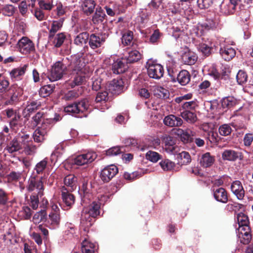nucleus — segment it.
I'll return each mask as SVG.
<instances>
[{
    "label": "nucleus",
    "mask_w": 253,
    "mask_h": 253,
    "mask_svg": "<svg viewBox=\"0 0 253 253\" xmlns=\"http://www.w3.org/2000/svg\"><path fill=\"white\" fill-rule=\"evenodd\" d=\"M237 220L239 226L249 224L248 217L243 212H240L237 214Z\"/></svg>",
    "instance_id": "obj_54"
},
{
    "label": "nucleus",
    "mask_w": 253,
    "mask_h": 253,
    "mask_svg": "<svg viewBox=\"0 0 253 253\" xmlns=\"http://www.w3.org/2000/svg\"><path fill=\"white\" fill-rule=\"evenodd\" d=\"M240 102V100L237 99L233 96H228L222 99L221 105L224 108H231L239 105Z\"/></svg>",
    "instance_id": "obj_26"
},
{
    "label": "nucleus",
    "mask_w": 253,
    "mask_h": 253,
    "mask_svg": "<svg viewBox=\"0 0 253 253\" xmlns=\"http://www.w3.org/2000/svg\"><path fill=\"white\" fill-rule=\"evenodd\" d=\"M81 194L82 195V201L83 203H87L92 198V196L89 192V188L85 183L83 184L82 189L80 190Z\"/></svg>",
    "instance_id": "obj_35"
},
{
    "label": "nucleus",
    "mask_w": 253,
    "mask_h": 253,
    "mask_svg": "<svg viewBox=\"0 0 253 253\" xmlns=\"http://www.w3.org/2000/svg\"><path fill=\"white\" fill-rule=\"evenodd\" d=\"M47 164V161L46 159H44L37 163L34 169L38 174L42 173L46 168Z\"/></svg>",
    "instance_id": "obj_53"
},
{
    "label": "nucleus",
    "mask_w": 253,
    "mask_h": 253,
    "mask_svg": "<svg viewBox=\"0 0 253 253\" xmlns=\"http://www.w3.org/2000/svg\"><path fill=\"white\" fill-rule=\"evenodd\" d=\"M232 128L229 124H223L219 126L218 131L221 135L228 136L232 132Z\"/></svg>",
    "instance_id": "obj_50"
},
{
    "label": "nucleus",
    "mask_w": 253,
    "mask_h": 253,
    "mask_svg": "<svg viewBox=\"0 0 253 253\" xmlns=\"http://www.w3.org/2000/svg\"><path fill=\"white\" fill-rule=\"evenodd\" d=\"M124 151L123 147H113L106 151V155L109 156H116L122 153Z\"/></svg>",
    "instance_id": "obj_51"
},
{
    "label": "nucleus",
    "mask_w": 253,
    "mask_h": 253,
    "mask_svg": "<svg viewBox=\"0 0 253 253\" xmlns=\"http://www.w3.org/2000/svg\"><path fill=\"white\" fill-rule=\"evenodd\" d=\"M66 36L63 33H59L53 37V44L55 47H60L63 43Z\"/></svg>",
    "instance_id": "obj_44"
},
{
    "label": "nucleus",
    "mask_w": 253,
    "mask_h": 253,
    "mask_svg": "<svg viewBox=\"0 0 253 253\" xmlns=\"http://www.w3.org/2000/svg\"><path fill=\"white\" fill-rule=\"evenodd\" d=\"M20 118L19 115H14V117L10 122V126L12 129H15V127L17 128L19 126Z\"/></svg>",
    "instance_id": "obj_61"
},
{
    "label": "nucleus",
    "mask_w": 253,
    "mask_h": 253,
    "mask_svg": "<svg viewBox=\"0 0 253 253\" xmlns=\"http://www.w3.org/2000/svg\"><path fill=\"white\" fill-rule=\"evenodd\" d=\"M22 149L25 154L28 155H32L34 154L37 150V147L35 145L32 141H30Z\"/></svg>",
    "instance_id": "obj_42"
},
{
    "label": "nucleus",
    "mask_w": 253,
    "mask_h": 253,
    "mask_svg": "<svg viewBox=\"0 0 253 253\" xmlns=\"http://www.w3.org/2000/svg\"><path fill=\"white\" fill-rule=\"evenodd\" d=\"M178 82L182 85L187 84L190 81V75L186 70L181 71L177 77Z\"/></svg>",
    "instance_id": "obj_30"
},
{
    "label": "nucleus",
    "mask_w": 253,
    "mask_h": 253,
    "mask_svg": "<svg viewBox=\"0 0 253 253\" xmlns=\"http://www.w3.org/2000/svg\"><path fill=\"white\" fill-rule=\"evenodd\" d=\"M104 42L105 39L102 36L91 34L89 37V45L93 49L101 46Z\"/></svg>",
    "instance_id": "obj_18"
},
{
    "label": "nucleus",
    "mask_w": 253,
    "mask_h": 253,
    "mask_svg": "<svg viewBox=\"0 0 253 253\" xmlns=\"http://www.w3.org/2000/svg\"><path fill=\"white\" fill-rule=\"evenodd\" d=\"M46 132L42 129H36L33 133V137L36 143H42L46 139Z\"/></svg>",
    "instance_id": "obj_29"
},
{
    "label": "nucleus",
    "mask_w": 253,
    "mask_h": 253,
    "mask_svg": "<svg viewBox=\"0 0 253 253\" xmlns=\"http://www.w3.org/2000/svg\"><path fill=\"white\" fill-rule=\"evenodd\" d=\"M147 73L149 77L154 79H160L164 75L163 66L155 61L150 59L146 63Z\"/></svg>",
    "instance_id": "obj_4"
},
{
    "label": "nucleus",
    "mask_w": 253,
    "mask_h": 253,
    "mask_svg": "<svg viewBox=\"0 0 253 253\" xmlns=\"http://www.w3.org/2000/svg\"><path fill=\"white\" fill-rule=\"evenodd\" d=\"M95 6L94 0H84L82 4V9L84 13L87 15L92 13Z\"/></svg>",
    "instance_id": "obj_22"
},
{
    "label": "nucleus",
    "mask_w": 253,
    "mask_h": 253,
    "mask_svg": "<svg viewBox=\"0 0 253 253\" xmlns=\"http://www.w3.org/2000/svg\"><path fill=\"white\" fill-rule=\"evenodd\" d=\"M95 245L93 243L85 239L82 243V251L83 253H93L95 251Z\"/></svg>",
    "instance_id": "obj_34"
},
{
    "label": "nucleus",
    "mask_w": 253,
    "mask_h": 253,
    "mask_svg": "<svg viewBox=\"0 0 253 253\" xmlns=\"http://www.w3.org/2000/svg\"><path fill=\"white\" fill-rule=\"evenodd\" d=\"M128 67L125 59H118L113 63L112 70L114 73L119 74L124 73Z\"/></svg>",
    "instance_id": "obj_15"
},
{
    "label": "nucleus",
    "mask_w": 253,
    "mask_h": 253,
    "mask_svg": "<svg viewBox=\"0 0 253 253\" xmlns=\"http://www.w3.org/2000/svg\"><path fill=\"white\" fill-rule=\"evenodd\" d=\"M213 196L218 202L226 203L228 201V197L226 190L223 188H218L213 189Z\"/></svg>",
    "instance_id": "obj_20"
},
{
    "label": "nucleus",
    "mask_w": 253,
    "mask_h": 253,
    "mask_svg": "<svg viewBox=\"0 0 253 253\" xmlns=\"http://www.w3.org/2000/svg\"><path fill=\"white\" fill-rule=\"evenodd\" d=\"M196 54L191 51L185 52L182 56V60L185 64L191 65L195 63L197 60Z\"/></svg>",
    "instance_id": "obj_21"
},
{
    "label": "nucleus",
    "mask_w": 253,
    "mask_h": 253,
    "mask_svg": "<svg viewBox=\"0 0 253 253\" xmlns=\"http://www.w3.org/2000/svg\"><path fill=\"white\" fill-rule=\"evenodd\" d=\"M1 12L3 15L11 16L15 12L14 7L12 5L7 4L3 6Z\"/></svg>",
    "instance_id": "obj_56"
},
{
    "label": "nucleus",
    "mask_w": 253,
    "mask_h": 253,
    "mask_svg": "<svg viewBox=\"0 0 253 253\" xmlns=\"http://www.w3.org/2000/svg\"><path fill=\"white\" fill-rule=\"evenodd\" d=\"M240 238V242L243 244H248L251 240V235L250 233L243 234V235H239Z\"/></svg>",
    "instance_id": "obj_63"
},
{
    "label": "nucleus",
    "mask_w": 253,
    "mask_h": 253,
    "mask_svg": "<svg viewBox=\"0 0 253 253\" xmlns=\"http://www.w3.org/2000/svg\"><path fill=\"white\" fill-rule=\"evenodd\" d=\"M236 80L239 84H243L246 83L248 80L247 73L243 70H239L236 75Z\"/></svg>",
    "instance_id": "obj_49"
},
{
    "label": "nucleus",
    "mask_w": 253,
    "mask_h": 253,
    "mask_svg": "<svg viewBox=\"0 0 253 253\" xmlns=\"http://www.w3.org/2000/svg\"><path fill=\"white\" fill-rule=\"evenodd\" d=\"M146 158L150 161L156 163L161 159V156L157 152L149 151L146 153Z\"/></svg>",
    "instance_id": "obj_52"
},
{
    "label": "nucleus",
    "mask_w": 253,
    "mask_h": 253,
    "mask_svg": "<svg viewBox=\"0 0 253 253\" xmlns=\"http://www.w3.org/2000/svg\"><path fill=\"white\" fill-rule=\"evenodd\" d=\"M220 54L226 61H230L236 55L235 50L229 45L222 46L221 45Z\"/></svg>",
    "instance_id": "obj_13"
},
{
    "label": "nucleus",
    "mask_w": 253,
    "mask_h": 253,
    "mask_svg": "<svg viewBox=\"0 0 253 253\" xmlns=\"http://www.w3.org/2000/svg\"><path fill=\"white\" fill-rule=\"evenodd\" d=\"M27 67V65H24L22 67H19L12 70L10 73L11 78L16 80H19L21 76L25 74Z\"/></svg>",
    "instance_id": "obj_28"
},
{
    "label": "nucleus",
    "mask_w": 253,
    "mask_h": 253,
    "mask_svg": "<svg viewBox=\"0 0 253 253\" xmlns=\"http://www.w3.org/2000/svg\"><path fill=\"white\" fill-rule=\"evenodd\" d=\"M163 141L165 144V150L168 153H172L175 149L174 146L175 142L173 137L166 135L163 136Z\"/></svg>",
    "instance_id": "obj_25"
},
{
    "label": "nucleus",
    "mask_w": 253,
    "mask_h": 253,
    "mask_svg": "<svg viewBox=\"0 0 253 253\" xmlns=\"http://www.w3.org/2000/svg\"><path fill=\"white\" fill-rule=\"evenodd\" d=\"M160 165L162 169L166 171L172 170L175 166L174 163L168 159L162 161Z\"/></svg>",
    "instance_id": "obj_45"
},
{
    "label": "nucleus",
    "mask_w": 253,
    "mask_h": 253,
    "mask_svg": "<svg viewBox=\"0 0 253 253\" xmlns=\"http://www.w3.org/2000/svg\"><path fill=\"white\" fill-rule=\"evenodd\" d=\"M96 154L92 151L78 155L74 159V163L78 166H84L91 163L96 158Z\"/></svg>",
    "instance_id": "obj_6"
},
{
    "label": "nucleus",
    "mask_w": 253,
    "mask_h": 253,
    "mask_svg": "<svg viewBox=\"0 0 253 253\" xmlns=\"http://www.w3.org/2000/svg\"><path fill=\"white\" fill-rule=\"evenodd\" d=\"M54 88V87L51 84L44 85L40 88L39 94L41 97H45L52 92Z\"/></svg>",
    "instance_id": "obj_39"
},
{
    "label": "nucleus",
    "mask_w": 253,
    "mask_h": 253,
    "mask_svg": "<svg viewBox=\"0 0 253 253\" xmlns=\"http://www.w3.org/2000/svg\"><path fill=\"white\" fill-rule=\"evenodd\" d=\"M84 64L79 55H74L70 57V63L68 65V71L75 76L73 80L68 83L72 88L76 85H81L84 81L83 75V69Z\"/></svg>",
    "instance_id": "obj_1"
},
{
    "label": "nucleus",
    "mask_w": 253,
    "mask_h": 253,
    "mask_svg": "<svg viewBox=\"0 0 253 253\" xmlns=\"http://www.w3.org/2000/svg\"><path fill=\"white\" fill-rule=\"evenodd\" d=\"M28 5L26 1H22L19 5V9L20 13L23 15L25 16L28 11Z\"/></svg>",
    "instance_id": "obj_60"
},
{
    "label": "nucleus",
    "mask_w": 253,
    "mask_h": 253,
    "mask_svg": "<svg viewBox=\"0 0 253 253\" xmlns=\"http://www.w3.org/2000/svg\"><path fill=\"white\" fill-rule=\"evenodd\" d=\"M46 217V212L45 210H41V211L36 212L33 216V221L36 224H38L41 222L45 221Z\"/></svg>",
    "instance_id": "obj_37"
},
{
    "label": "nucleus",
    "mask_w": 253,
    "mask_h": 253,
    "mask_svg": "<svg viewBox=\"0 0 253 253\" xmlns=\"http://www.w3.org/2000/svg\"><path fill=\"white\" fill-rule=\"evenodd\" d=\"M178 157L182 161V164H187L191 162V157L189 154L185 151H182L178 154Z\"/></svg>",
    "instance_id": "obj_57"
},
{
    "label": "nucleus",
    "mask_w": 253,
    "mask_h": 253,
    "mask_svg": "<svg viewBox=\"0 0 253 253\" xmlns=\"http://www.w3.org/2000/svg\"><path fill=\"white\" fill-rule=\"evenodd\" d=\"M88 38V35L85 32H83L78 35L75 38L74 42L77 45H82L84 43H86Z\"/></svg>",
    "instance_id": "obj_43"
},
{
    "label": "nucleus",
    "mask_w": 253,
    "mask_h": 253,
    "mask_svg": "<svg viewBox=\"0 0 253 253\" xmlns=\"http://www.w3.org/2000/svg\"><path fill=\"white\" fill-rule=\"evenodd\" d=\"M6 150L10 153H12L22 149L20 142L15 137L9 143L6 147Z\"/></svg>",
    "instance_id": "obj_32"
},
{
    "label": "nucleus",
    "mask_w": 253,
    "mask_h": 253,
    "mask_svg": "<svg viewBox=\"0 0 253 253\" xmlns=\"http://www.w3.org/2000/svg\"><path fill=\"white\" fill-rule=\"evenodd\" d=\"M108 92L107 91H103L98 92L96 95L95 101L96 102H101L105 101L108 97Z\"/></svg>",
    "instance_id": "obj_59"
},
{
    "label": "nucleus",
    "mask_w": 253,
    "mask_h": 253,
    "mask_svg": "<svg viewBox=\"0 0 253 253\" xmlns=\"http://www.w3.org/2000/svg\"><path fill=\"white\" fill-rule=\"evenodd\" d=\"M105 14L101 10L96 9L95 13L92 16V20L94 24L102 22L104 19Z\"/></svg>",
    "instance_id": "obj_48"
},
{
    "label": "nucleus",
    "mask_w": 253,
    "mask_h": 253,
    "mask_svg": "<svg viewBox=\"0 0 253 253\" xmlns=\"http://www.w3.org/2000/svg\"><path fill=\"white\" fill-rule=\"evenodd\" d=\"M133 39V33L131 31H127L124 33L122 37V43L124 45H130L132 43Z\"/></svg>",
    "instance_id": "obj_40"
},
{
    "label": "nucleus",
    "mask_w": 253,
    "mask_h": 253,
    "mask_svg": "<svg viewBox=\"0 0 253 253\" xmlns=\"http://www.w3.org/2000/svg\"><path fill=\"white\" fill-rule=\"evenodd\" d=\"M231 190L238 199L242 200L244 197L245 190L242 183L240 181L236 180L234 181L231 185Z\"/></svg>",
    "instance_id": "obj_12"
},
{
    "label": "nucleus",
    "mask_w": 253,
    "mask_h": 253,
    "mask_svg": "<svg viewBox=\"0 0 253 253\" xmlns=\"http://www.w3.org/2000/svg\"><path fill=\"white\" fill-rule=\"evenodd\" d=\"M100 203L93 202L88 207L84 208L82 213L81 223L85 227H90L94 218L100 213Z\"/></svg>",
    "instance_id": "obj_2"
},
{
    "label": "nucleus",
    "mask_w": 253,
    "mask_h": 253,
    "mask_svg": "<svg viewBox=\"0 0 253 253\" xmlns=\"http://www.w3.org/2000/svg\"><path fill=\"white\" fill-rule=\"evenodd\" d=\"M15 138L18 140V141L20 142V145L21 146L22 148L31 141L30 135L27 134H19Z\"/></svg>",
    "instance_id": "obj_46"
},
{
    "label": "nucleus",
    "mask_w": 253,
    "mask_h": 253,
    "mask_svg": "<svg viewBox=\"0 0 253 253\" xmlns=\"http://www.w3.org/2000/svg\"><path fill=\"white\" fill-rule=\"evenodd\" d=\"M123 82L122 80L114 79L108 86V89L112 94H119L123 88Z\"/></svg>",
    "instance_id": "obj_17"
},
{
    "label": "nucleus",
    "mask_w": 253,
    "mask_h": 253,
    "mask_svg": "<svg viewBox=\"0 0 253 253\" xmlns=\"http://www.w3.org/2000/svg\"><path fill=\"white\" fill-rule=\"evenodd\" d=\"M3 240L7 245L14 244L16 242V240L13 234L10 232H7L3 235Z\"/></svg>",
    "instance_id": "obj_55"
},
{
    "label": "nucleus",
    "mask_w": 253,
    "mask_h": 253,
    "mask_svg": "<svg viewBox=\"0 0 253 253\" xmlns=\"http://www.w3.org/2000/svg\"><path fill=\"white\" fill-rule=\"evenodd\" d=\"M197 5L201 9L209 8L212 3V0H197Z\"/></svg>",
    "instance_id": "obj_58"
},
{
    "label": "nucleus",
    "mask_w": 253,
    "mask_h": 253,
    "mask_svg": "<svg viewBox=\"0 0 253 253\" xmlns=\"http://www.w3.org/2000/svg\"><path fill=\"white\" fill-rule=\"evenodd\" d=\"M197 106L195 101H191L188 102H184L182 104V108L187 110V109H194Z\"/></svg>",
    "instance_id": "obj_64"
},
{
    "label": "nucleus",
    "mask_w": 253,
    "mask_h": 253,
    "mask_svg": "<svg viewBox=\"0 0 253 253\" xmlns=\"http://www.w3.org/2000/svg\"><path fill=\"white\" fill-rule=\"evenodd\" d=\"M62 197L63 201L67 207H71L75 202V197L73 194L64 187L62 188Z\"/></svg>",
    "instance_id": "obj_24"
},
{
    "label": "nucleus",
    "mask_w": 253,
    "mask_h": 253,
    "mask_svg": "<svg viewBox=\"0 0 253 253\" xmlns=\"http://www.w3.org/2000/svg\"><path fill=\"white\" fill-rule=\"evenodd\" d=\"M53 0H40L39 1V5L41 9L50 11L54 7Z\"/></svg>",
    "instance_id": "obj_38"
},
{
    "label": "nucleus",
    "mask_w": 253,
    "mask_h": 253,
    "mask_svg": "<svg viewBox=\"0 0 253 253\" xmlns=\"http://www.w3.org/2000/svg\"><path fill=\"white\" fill-rule=\"evenodd\" d=\"M223 160L229 161H235L237 159L243 158L242 153L233 150H225L222 154Z\"/></svg>",
    "instance_id": "obj_14"
},
{
    "label": "nucleus",
    "mask_w": 253,
    "mask_h": 253,
    "mask_svg": "<svg viewBox=\"0 0 253 253\" xmlns=\"http://www.w3.org/2000/svg\"><path fill=\"white\" fill-rule=\"evenodd\" d=\"M9 85V83L7 80L0 81V93H3L7 91Z\"/></svg>",
    "instance_id": "obj_62"
},
{
    "label": "nucleus",
    "mask_w": 253,
    "mask_h": 253,
    "mask_svg": "<svg viewBox=\"0 0 253 253\" xmlns=\"http://www.w3.org/2000/svg\"><path fill=\"white\" fill-rule=\"evenodd\" d=\"M70 63V58H63L61 61L56 62L52 66L50 73L48 76L50 81L54 82L61 79L63 75L68 70V65Z\"/></svg>",
    "instance_id": "obj_3"
},
{
    "label": "nucleus",
    "mask_w": 253,
    "mask_h": 253,
    "mask_svg": "<svg viewBox=\"0 0 253 253\" xmlns=\"http://www.w3.org/2000/svg\"><path fill=\"white\" fill-rule=\"evenodd\" d=\"M60 221L59 213L51 212L49 214V218L47 221L48 226L50 229L57 228Z\"/></svg>",
    "instance_id": "obj_23"
},
{
    "label": "nucleus",
    "mask_w": 253,
    "mask_h": 253,
    "mask_svg": "<svg viewBox=\"0 0 253 253\" xmlns=\"http://www.w3.org/2000/svg\"><path fill=\"white\" fill-rule=\"evenodd\" d=\"M181 117L190 124L194 123L197 120L196 115L193 112L185 110L181 113Z\"/></svg>",
    "instance_id": "obj_33"
},
{
    "label": "nucleus",
    "mask_w": 253,
    "mask_h": 253,
    "mask_svg": "<svg viewBox=\"0 0 253 253\" xmlns=\"http://www.w3.org/2000/svg\"><path fill=\"white\" fill-rule=\"evenodd\" d=\"M214 46L215 45L211 43H210V45L206 43H201L199 45L198 49L203 54L208 56L211 53V50Z\"/></svg>",
    "instance_id": "obj_41"
},
{
    "label": "nucleus",
    "mask_w": 253,
    "mask_h": 253,
    "mask_svg": "<svg viewBox=\"0 0 253 253\" xmlns=\"http://www.w3.org/2000/svg\"><path fill=\"white\" fill-rule=\"evenodd\" d=\"M200 165L205 168L211 167L215 162L214 157L209 152L201 154L199 157Z\"/></svg>",
    "instance_id": "obj_11"
},
{
    "label": "nucleus",
    "mask_w": 253,
    "mask_h": 253,
    "mask_svg": "<svg viewBox=\"0 0 253 253\" xmlns=\"http://www.w3.org/2000/svg\"><path fill=\"white\" fill-rule=\"evenodd\" d=\"M42 177L37 179L35 177H31L28 181L27 189L30 192L35 191L38 196L42 197L43 195V185L42 181Z\"/></svg>",
    "instance_id": "obj_7"
},
{
    "label": "nucleus",
    "mask_w": 253,
    "mask_h": 253,
    "mask_svg": "<svg viewBox=\"0 0 253 253\" xmlns=\"http://www.w3.org/2000/svg\"><path fill=\"white\" fill-rule=\"evenodd\" d=\"M118 172L117 167L113 165L109 166L102 170L100 178L104 182L109 181Z\"/></svg>",
    "instance_id": "obj_10"
},
{
    "label": "nucleus",
    "mask_w": 253,
    "mask_h": 253,
    "mask_svg": "<svg viewBox=\"0 0 253 253\" xmlns=\"http://www.w3.org/2000/svg\"><path fill=\"white\" fill-rule=\"evenodd\" d=\"M64 19L61 18L59 20L52 22L51 28L49 30L50 37H52L56 32L59 30L62 27Z\"/></svg>",
    "instance_id": "obj_36"
},
{
    "label": "nucleus",
    "mask_w": 253,
    "mask_h": 253,
    "mask_svg": "<svg viewBox=\"0 0 253 253\" xmlns=\"http://www.w3.org/2000/svg\"><path fill=\"white\" fill-rule=\"evenodd\" d=\"M141 58V53L137 50L130 51L128 55L126 56L125 59L126 62L133 63L137 62Z\"/></svg>",
    "instance_id": "obj_31"
},
{
    "label": "nucleus",
    "mask_w": 253,
    "mask_h": 253,
    "mask_svg": "<svg viewBox=\"0 0 253 253\" xmlns=\"http://www.w3.org/2000/svg\"><path fill=\"white\" fill-rule=\"evenodd\" d=\"M241 0H224L220 6V12L225 15L234 13Z\"/></svg>",
    "instance_id": "obj_8"
},
{
    "label": "nucleus",
    "mask_w": 253,
    "mask_h": 253,
    "mask_svg": "<svg viewBox=\"0 0 253 253\" xmlns=\"http://www.w3.org/2000/svg\"><path fill=\"white\" fill-rule=\"evenodd\" d=\"M89 106L86 99H83L80 102L71 104L64 108V111L70 114H78L86 111Z\"/></svg>",
    "instance_id": "obj_5"
},
{
    "label": "nucleus",
    "mask_w": 253,
    "mask_h": 253,
    "mask_svg": "<svg viewBox=\"0 0 253 253\" xmlns=\"http://www.w3.org/2000/svg\"><path fill=\"white\" fill-rule=\"evenodd\" d=\"M77 178L74 175H68L64 179V182L66 186L68 187V191L73 190L77 187Z\"/></svg>",
    "instance_id": "obj_27"
},
{
    "label": "nucleus",
    "mask_w": 253,
    "mask_h": 253,
    "mask_svg": "<svg viewBox=\"0 0 253 253\" xmlns=\"http://www.w3.org/2000/svg\"><path fill=\"white\" fill-rule=\"evenodd\" d=\"M175 134L179 136L184 143H188L191 140L193 132L189 129H182L178 128L175 130Z\"/></svg>",
    "instance_id": "obj_19"
},
{
    "label": "nucleus",
    "mask_w": 253,
    "mask_h": 253,
    "mask_svg": "<svg viewBox=\"0 0 253 253\" xmlns=\"http://www.w3.org/2000/svg\"><path fill=\"white\" fill-rule=\"evenodd\" d=\"M18 215L22 219H29L32 215L31 210L28 207H23L19 212Z\"/></svg>",
    "instance_id": "obj_47"
},
{
    "label": "nucleus",
    "mask_w": 253,
    "mask_h": 253,
    "mask_svg": "<svg viewBox=\"0 0 253 253\" xmlns=\"http://www.w3.org/2000/svg\"><path fill=\"white\" fill-rule=\"evenodd\" d=\"M19 51L24 54H27L35 49L33 42L27 37H22L19 40L18 43Z\"/></svg>",
    "instance_id": "obj_9"
},
{
    "label": "nucleus",
    "mask_w": 253,
    "mask_h": 253,
    "mask_svg": "<svg viewBox=\"0 0 253 253\" xmlns=\"http://www.w3.org/2000/svg\"><path fill=\"white\" fill-rule=\"evenodd\" d=\"M164 123L169 127L180 126L183 124L182 120L179 117L170 115L165 117Z\"/></svg>",
    "instance_id": "obj_16"
}]
</instances>
